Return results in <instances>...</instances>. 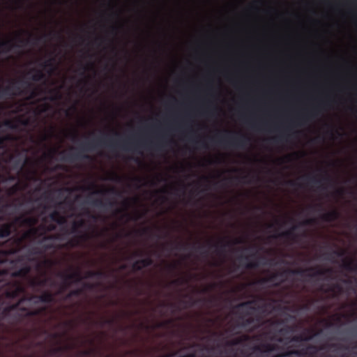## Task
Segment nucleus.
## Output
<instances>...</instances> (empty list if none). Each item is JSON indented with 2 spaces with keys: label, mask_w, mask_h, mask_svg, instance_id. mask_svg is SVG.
I'll use <instances>...</instances> for the list:
<instances>
[{
  "label": "nucleus",
  "mask_w": 357,
  "mask_h": 357,
  "mask_svg": "<svg viewBox=\"0 0 357 357\" xmlns=\"http://www.w3.org/2000/svg\"><path fill=\"white\" fill-rule=\"evenodd\" d=\"M11 208H16V204L14 202H4V200L0 202V213L10 216L13 213H10L8 210ZM17 231V227L15 225V223H14V220L11 222L0 225V238H8L13 232ZM8 241L9 239L5 242V244H8L10 248L5 249L3 248L4 244L0 245L1 251H8L12 248V243ZM15 253L9 254L6 258V261L0 264V287H4L3 293L8 297L17 295L24 290V287L22 284L19 282H7L5 278L9 276L23 278L29 275L31 271V268L27 264L24 265L18 269H14L19 263L17 260H13L12 259V256Z\"/></svg>",
  "instance_id": "f257e3e1"
},
{
  "label": "nucleus",
  "mask_w": 357,
  "mask_h": 357,
  "mask_svg": "<svg viewBox=\"0 0 357 357\" xmlns=\"http://www.w3.org/2000/svg\"><path fill=\"white\" fill-rule=\"evenodd\" d=\"M29 278V275L23 278L19 277L9 276L6 278L7 282H19L22 284L24 290L15 296H6L3 291L4 287H0V327L3 326V322L10 324H16L23 321L25 318L36 317L42 314L47 310L46 307H42L36 310L22 307V303L26 301V299L21 298L17 303L10 304V302L17 298L21 294L25 293V287L22 280Z\"/></svg>",
  "instance_id": "f03ea898"
},
{
  "label": "nucleus",
  "mask_w": 357,
  "mask_h": 357,
  "mask_svg": "<svg viewBox=\"0 0 357 357\" xmlns=\"http://www.w3.org/2000/svg\"><path fill=\"white\" fill-rule=\"evenodd\" d=\"M14 223L20 227H28L22 236L15 235L9 238V242L12 243V248L8 251L0 250V264L6 261V258L10 253H17L20 252L24 247V243L26 239L36 238L39 233V227H36L35 225L38 222V219L33 216H26L25 214H21L15 216L14 218Z\"/></svg>",
  "instance_id": "7ed1b4c3"
},
{
  "label": "nucleus",
  "mask_w": 357,
  "mask_h": 357,
  "mask_svg": "<svg viewBox=\"0 0 357 357\" xmlns=\"http://www.w3.org/2000/svg\"><path fill=\"white\" fill-rule=\"evenodd\" d=\"M97 144L108 146L112 150L115 149L117 147H121L124 150L134 151H137L138 148L142 146V145L139 142L132 143L128 141H123L121 144H120L117 141L114 140L113 139H106L102 137L98 139L96 141L92 140L81 144L79 150H77L75 153H70L68 154L66 157L63 158V160L66 161L73 162L77 160L91 159V157L89 155L85 154L84 152L93 150Z\"/></svg>",
  "instance_id": "20e7f679"
},
{
  "label": "nucleus",
  "mask_w": 357,
  "mask_h": 357,
  "mask_svg": "<svg viewBox=\"0 0 357 357\" xmlns=\"http://www.w3.org/2000/svg\"><path fill=\"white\" fill-rule=\"evenodd\" d=\"M30 91L28 100L35 98L38 96L36 89H33V85L28 81L16 80L6 87L0 89V100L5 96H13L17 95L26 94Z\"/></svg>",
  "instance_id": "39448f33"
},
{
  "label": "nucleus",
  "mask_w": 357,
  "mask_h": 357,
  "mask_svg": "<svg viewBox=\"0 0 357 357\" xmlns=\"http://www.w3.org/2000/svg\"><path fill=\"white\" fill-rule=\"evenodd\" d=\"M224 135H217L211 138V141L225 147H233L238 149L245 148L250 142V139L243 134H231L229 131H225Z\"/></svg>",
  "instance_id": "423d86ee"
},
{
  "label": "nucleus",
  "mask_w": 357,
  "mask_h": 357,
  "mask_svg": "<svg viewBox=\"0 0 357 357\" xmlns=\"http://www.w3.org/2000/svg\"><path fill=\"white\" fill-rule=\"evenodd\" d=\"M332 268H321L318 266L317 267H310L305 269H287L280 273V275H284L285 274H291V275H297L300 276H308L310 278H317L319 276H326L328 275H331L333 273ZM279 275V273H273L268 279H263L261 280V282H265L266 281H273L276 279V278Z\"/></svg>",
  "instance_id": "0eeeda50"
},
{
  "label": "nucleus",
  "mask_w": 357,
  "mask_h": 357,
  "mask_svg": "<svg viewBox=\"0 0 357 357\" xmlns=\"http://www.w3.org/2000/svg\"><path fill=\"white\" fill-rule=\"evenodd\" d=\"M255 303V301H248L236 306V308L241 311L239 319L241 320V325L242 326L248 327L255 323V319L250 315L252 311L255 310V307L253 306Z\"/></svg>",
  "instance_id": "6e6552de"
},
{
  "label": "nucleus",
  "mask_w": 357,
  "mask_h": 357,
  "mask_svg": "<svg viewBox=\"0 0 357 357\" xmlns=\"http://www.w3.org/2000/svg\"><path fill=\"white\" fill-rule=\"evenodd\" d=\"M57 275L63 280V282L56 294H63L72 284H78L84 279L79 270H76L70 273L59 272Z\"/></svg>",
  "instance_id": "1a4fd4ad"
},
{
  "label": "nucleus",
  "mask_w": 357,
  "mask_h": 357,
  "mask_svg": "<svg viewBox=\"0 0 357 357\" xmlns=\"http://www.w3.org/2000/svg\"><path fill=\"white\" fill-rule=\"evenodd\" d=\"M332 102V100L330 98L320 101L319 103L317 106L314 107L310 111L303 115L297 116L296 120L305 122L307 120L317 116L323 109L331 107Z\"/></svg>",
  "instance_id": "9d476101"
},
{
  "label": "nucleus",
  "mask_w": 357,
  "mask_h": 357,
  "mask_svg": "<svg viewBox=\"0 0 357 357\" xmlns=\"http://www.w3.org/2000/svg\"><path fill=\"white\" fill-rule=\"evenodd\" d=\"M238 259L242 262L245 261V263L243 264V266L245 268L249 270L256 269L259 266L260 264H266L262 262V261L265 260V257L258 256L257 253H254L250 256H245L241 255L238 257Z\"/></svg>",
  "instance_id": "9b49d317"
},
{
  "label": "nucleus",
  "mask_w": 357,
  "mask_h": 357,
  "mask_svg": "<svg viewBox=\"0 0 357 357\" xmlns=\"http://www.w3.org/2000/svg\"><path fill=\"white\" fill-rule=\"evenodd\" d=\"M22 298L26 299V301H31L36 300L35 303H51L54 301V295L50 291H44L40 295L34 296H24Z\"/></svg>",
  "instance_id": "f8f14e48"
},
{
  "label": "nucleus",
  "mask_w": 357,
  "mask_h": 357,
  "mask_svg": "<svg viewBox=\"0 0 357 357\" xmlns=\"http://www.w3.org/2000/svg\"><path fill=\"white\" fill-rule=\"evenodd\" d=\"M38 236H40L42 238L40 243H45L43 245L45 250L55 248V245L54 243V241L61 238V234H58L47 235V233L39 231Z\"/></svg>",
  "instance_id": "ddd939ff"
},
{
  "label": "nucleus",
  "mask_w": 357,
  "mask_h": 357,
  "mask_svg": "<svg viewBox=\"0 0 357 357\" xmlns=\"http://www.w3.org/2000/svg\"><path fill=\"white\" fill-rule=\"evenodd\" d=\"M302 178L305 180L308 184H313L314 185H317L322 190H325L326 189V187L322 185L324 181L327 183L332 182L331 177L328 174H325L321 178H318L315 176L307 175L303 176Z\"/></svg>",
  "instance_id": "4468645a"
},
{
  "label": "nucleus",
  "mask_w": 357,
  "mask_h": 357,
  "mask_svg": "<svg viewBox=\"0 0 357 357\" xmlns=\"http://www.w3.org/2000/svg\"><path fill=\"white\" fill-rule=\"evenodd\" d=\"M241 242V241L238 239H236L234 241H225L223 239H221L215 243H212L211 241H208V244L210 246V248H214L215 249V252L220 254L224 252L227 248L230 247L234 244L239 243Z\"/></svg>",
  "instance_id": "2eb2a0df"
},
{
  "label": "nucleus",
  "mask_w": 357,
  "mask_h": 357,
  "mask_svg": "<svg viewBox=\"0 0 357 357\" xmlns=\"http://www.w3.org/2000/svg\"><path fill=\"white\" fill-rule=\"evenodd\" d=\"M30 286L35 288V287H43L47 286V284H50L51 287H54L56 285V283L54 280H52L51 278H45L43 279H39V278H33L31 279L29 282Z\"/></svg>",
  "instance_id": "dca6fc26"
},
{
  "label": "nucleus",
  "mask_w": 357,
  "mask_h": 357,
  "mask_svg": "<svg viewBox=\"0 0 357 357\" xmlns=\"http://www.w3.org/2000/svg\"><path fill=\"white\" fill-rule=\"evenodd\" d=\"M276 349V345L271 343L264 342L252 347V353H270Z\"/></svg>",
  "instance_id": "f3484780"
},
{
  "label": "nucleus",
  "mask_w": 357,
  "mask_h": 357,
  "mask_svg": "<svg viewBox=\"0 0 357 357\" xmlns=\"http://www.w3.org/2000/svg\"><path fill=\"white\" fill-rule=\"evenodd\" d=\"M93 206L103 208H111L116 205V202L112 200L104 202L101 199H96L89 202Z\"/></svg>",
  "instance_id": "a211bd4d"
},
{
  "label": "nucleus",
  "mask_w": 357,
  "mask_h": 357,
  "mask_svg": "<svg viewBox=\"0 0 357 357\" xmlns=\"http://www.w3.org/2000/svg\"><path fill=\"white\" fill-rule=\"evenodd\" d=\"M340 213L337 210L333 209L323 213L321 215V219L327 222H331L337 220L340 218Z\"/></svg>",
  "instance_id": "6ab92c4d"
},
{
  "label": "nucleus",
  "mask_w": 357,
  "mask_h": 357,
  "mask_svg": "<svg viewBox=\"0 0 357 357\" xmlns=\"http://www.w3.org/2000/svg\"><path fill=\"white\" fill-rule=\"evenodd\" d=\"M90 238L89 235L86 233H83L75 236L73 238L69 240L66 245L68 247L74 248L79 245L80 241H86Z\"/></svg>",
  "instance_id": "aec40b11"
},
{
  "label": "nucleus",
  "mask_w": 357,
  "mask_h": 357,
  "mask_svg": "<svg viewBox=\"0 0 357 357\" xmlns=\"http://www.w3.org/2000/svg\"><path fill=\"white\" fill-rule=\"evenodd\" d=\"M325 291L332 293V297L336 298L343 294L344 288L340 283H335Z\"/></svg>",
  "instance_id": "412c9836"
},
{
  "label": "nucleus",
  "mask_w": 357,
  "mask_h": 357,
  "mask_svg": "<svg viewBox=\"0 0 357 357\" xmlns=\"http://www.w3.org/2000/svg\"><path fill=\"white\" fill-rule=\"evenodd\" d=\"M48 218L58 225H63L66 222V218L61 215V213L56 210L50 213L48 215Z\"/></svg>",
  "instance_id": "4be33fe9"
},
{
  "label": "nucleus",
  "mask_w": 357,
  "mask_h": 357,
  "mask_svg": "<svg viewBox=\"0 0 357 357\" xmlns=\"http://www.w3.org/2000/svg\"><path fill=\"white\" fill-rule=\"evenodd\" d=\"M17 46L14 45L11 40H4L0 43V54H7L11 51L13 47Z\"/></svg>",
  "instance_id": "5701e85b"
},
{
  "label": "nucleus",
  "mask_w": 357,
  "mask_h": 357,
  "mask_svg": "<svg viewBox=\"0 0 357 357\" xmlns=\"http://www.w3.org/2000/svg\"><path fill=\"white\" fill-rule=\"evenodd\" d=\"M332 349L334 351H340V350L347 349V347H344L340 344H338V343H331V344L326 343V344H324L321 345L320 347H319V351L328 350V349Z\"/></svg>",
  "instance_id": "b1692460"
},
{
  "label": "nucleus",
  "mask_w": 357,
  "mask_h": 357,
  "mask_svg": "<svg viewBox=\"0 0 357 357\" xmlns=\"http://www.w3.org/2000/svg\"><path fill=\"white\" fill-rule=\"evenodd\" d=\"M43 221V223L41 224L40 225H39V231H41L42 232L47 233V232H50V231H53L56 230V226L55 224H54V223H50L48 225L46 224L47 222V218H44Z\"/></svg>",
  "instance_id": "393cba45"
},
{
  "label": "nucleus",
  "mask_w": 357,
  "mask_h": 357,
  "mask_svg": "<svg viewBox=\"0 0 357 357\" xmlns=\"http://www.w3.org/2000/svg\"><path fill=\"white\" fill-rule=\"evenodd\" d=\"M33 72L34 74L31 75L30 79L33 82H40L46 79V75L40 69L33 68L29 73Z\"/></svg>",
  "instance_id": "a878e982"
},
{
  "label": "nucleus",
  "mask_w": 357,
  "mask_h": 357,
  "mask_svg": "<svg viewBox=\"0 0 357 357\" xmlns=\"http://www.w3.org/2000/svg\"><path fill=\"white\" fill-rule=\"evenodd\" d=\"M165 136H161L156 143L146 144V146L149 149L160 150L165 145Z\"/></svg>",
  "instance_id": "bb28decb"
},
{
  "label": "nucleus",
  "mask_w": 357,
  "mask_h": 357,
  "mask_svg": "<svg viewBox=\"0 0 357 357\" xmlns=\"http://www.w3.org/2000/svg\"><path fill=\"white\" fill-rule=\"evenodd\" d=\"M86 225L84 220L81 219L78 221H74L68 234H77L79 233V229L84 227Z\"/></svg>",
  "instance_id": "cd10ccee"
},
{
  "label": "nucleus",
  "mask_w": 357,
  "mask_h": 357,
  "mask_svg": "<svg viewBox=\"0 0 357 357\" xmlns=\"http://www.w3.org/2000/svg\"><path fill=\"white\" fill-rule=\"evenodd\" d=\"M249 340V336L244 335H241L238 337L234 338L230 341L227 342L226 344L227 346H236L243 344L244 342L248 341Z\"/></svg>",
  "instance_id": "c85d7f7f"
},
{
  "label": "nucleus",
  "mask_w": 357,
  "mask_h": 357,
  "mask_svg": "<svg viewBox=\"0 0 357 357\" xmlns=\"http://www.w3.org/2000/svg\"><path fill=\"white\" fill-rule=\"evenodd\" d=\"M317 335V333H314L313 335H305V333H302L300 335H295L291 339V342H303V341H309L310 340L312 339V337L314 336H315Z\"/></svg>",
  "instance_id": "c756f323"
},
{
  "label": "nucleus",
  "mask_w": 357,
  "mask_h": 357,
  "mask_svg": "<svg viewBox=\"0 0 357 357\" xmlns=\"http://www.w3.org/2000/svg\"><path fill=\"white\" fill-rule=\"evenodd\" d=\"M343 268L349 271H355L357 270V262L354 259L344 260L342 264Z\"/></svg>",
  "instance_id": "7c9ffc66"
},
{
  "label": "nucleus",
  "mask_w": 357,
  "mask_h": 357,
  "mask_svg": "<svg viewBox=\"0 0 357 357\" xmlns=\"http://www.w3.org/2000/svg\"><path fill=\"white\" fill-rule=\"evenodd\" d=\"M297 229V226H293L291 229L286 231H283L280 234V237H283L288 239L295 240L297 236L295 234L294 231Z\"/></svg>",
  "instance_id": "2f4dec72"
},
{
  "label": "nucleus",
  "mask_w": 357,
  "mask_h": 357,
  "mask_svg": "<svg viewBox=\"0 0 357 357\" xmlns=\"http://www.w3.org/2000/svg\"><path fill=\"white\" fill-rule=\"evenodd\" d=\"M84 292V290L82 288H77L75 289L71 290L70 292H68L64 297L65 301L70 300L73 297H77L82 295Z\"/></svg>",
  "instance_id": "473e14b6"
},
{
  "label": "nucleus",
  "mask_w": 357,
  "mask_h": 357,
  "mask_svg": "<svg viewBox=\"0 0 357 357\" xmlns=\"http://www.w3.org/2000/svg\"><path fill=\"white\" fill-rule=\"evenodd\" d=\"M93 193L96 194V195H98V194L105 195V194L109 193V194L115 195L116 196L121 195V192L119 191H118L114 188H109L107 190H96Z\"/></svg>",
  "instance_id": "72a5a7b5"
},
{
  "label": "nucleus",
  "mask_w": 357,
  "mask_h": 357,
  "mask_svg": "<svg viewBox=\"0 0 357 357\" xmlns=\"http://www.w3.org/2000/svg\"><path fill=\"white\" fill-rule=\"evenodd\" d=\"M142 268L151 266L153 264V260L151 257H147L138 260Z\"/></svg>",
  "instance_id": "f704fd0d"
},
{
  "label": "nucleus",
  "mask_w": 357,
  "mask_h": 357,
  "mask_svg": "<svg viewBox=\"0 0 357 357\" xmlns=\"http://www.w3.org/2000/svg\"><path fill=\"white\" fill-rule=\"evenodd\" d=\"M11 139L12 136L10 135H6L0 137V149H4L6 142L10 140Z\"/></svg>",
  "instance_id": "c9c22d12"
},
{
  "label": "nucleus",
  "mask_w": 357,
  "mask_h": 357,
  "mask_svg": "<svg viewBox=\"0 0 357 357\" xmlns=\"http://www.w3.org/2000/svg\"><path fill=\"white\" fill-rule=\"evenodd\" d=\"M2 126H4L11 129L16 128V125L11 120H6L2 123H0V128Z\"/></svg>",
  "instance_id": "e433bc0d"
},
{
  "label": "nucleus",
  "mask_w": 357,
  "mask_h": 357,
  "mask_svg": "<svg viewBox=\"0 0 357 357\" xmlns=\"http://www.w3.org/2000/svg\"><path fill=\"white\" fill-rule=\"evenodd\" d=\"M40 65L43 68H50L51 69V71H52L54 69V63H53V59H52L45 61V62L42 63Z\"/></svg>",
  "instance_id": "4c0bfd02"
},
{
  "label": "nucleus",
  "mask_w": 357,
  "mask_h": 357,
  "mask_svg": "<svg viewBox=\"0 0 357 357\" xmlns=\"http://www.w3.org/2000/svg\"><path fill=\"white\" fill-rule=\"evenodd\" d=\"M189 244L185 243H177L174 247V249L176 250H186L189 248Z\"/></svg>",
  "instance_id": "58836bf2"
},
{
  "label": "nucleus",
  "mask_w": 357,
  "mask_h": 357,
  "mask_svg": "<svg viewBox=\"0 0 357 357\" xmlns=\"http://www.w3.org/2000/svg\"><path fill=\"white\" fill-rule=\"evenodd\" d=\"M107 277L106 272L103 271H94V278L102 279Z\"/></svg>",
  "instance_id": "ea45409f"
},
{
  "label": "nucleus",
  "mask_w": 357,
  "mask_h": 357,
  "mask_svg": "<svg viewBox=\"0 0 357 357\" xmlns=\"http://www.w3.org/2000/svg\"><path fill=\"white\" fill-rule=\"evenodd\" d=\"M286 139V135L284 132H281L279 136L273 138V141L275 143L282 142Z\"/></svg>",
  "instance_id": "a19ab883"
},
{
  "label": "nucleus",
  "mask_w": 357,
  "mask_h": 357,
  "mask_svg": "<svg viewBox=\"0 0 357 357\" xmlns=\"http://www.w3.org/2000/svg\"><path fill=\"white\" fill-rule=\"evenodd\" d=\"M124 215L129 218L130 219L132 220H135V221H137L138 220H139L140 218H142L143 216V214H139V213H137L136 215H133V216H131L130 214H128V213H124Z\"/></svg>",
  "instance_id": "79ce46f5"
},
{
  "label": "nucleus",
  "mask_w": 357,
  "mask_h": 357,
  "mask_svg": "<svg viewBox=\"0 0 357 357\" xmlns=\"http://www.w3.org/2000/svg\"><path fill=\"white\" fill-rule=\"evenodd\" d=\"M132 268L133 271H140L143 268L138 260H137L132 264Z\"/></svg>",
  "instance_id": "37998d69"
},
{
  "label": "nucleus",
  "mask_w": 357,
  "mask_h": 357,
  "mask_svg": "<svg viewBox=\"0 0 357 357\" xmlns=\"http://www.w3.org/2000/svg\"><path fill=\"white\" fill-rule=\"evenodd\" d=\"M315 222H316V220L315 219L310 218V219L304 220L300 225H303V226H307V225H314Z\"/></svg>",
  "instance_id": "c03bdc74"
},
{
  "label": "nucleus",
  "mask_w": 357,
  "mask_h": 357,
  "mask_svg": "<svg viewBox=\"0 0 357 357\" xmlns=\"http://www.w3.org/2000/svg\"><path fill=\"white\" fill-rule=\"evenodd\" d=\"M178 264L176 263L169 264L167 265L166 268L169 272H173L176 269H177Z\"/></svg>",
  "instance_id": "a18cd8bd"
},
{
  "label": "nucleus",
  "mask_w": 357,
  "mask_h": 357,
  "mask_svg": "<svg viewBox=\"0 0 357 357\" xmlns=\"http://www.w3.org/2000/svg\"><path fill=\"white\" fill-rule=\"evenodd\" d=\"M18 190H19V185L18 184H15L14 185H13L12 187H10L8 189V193H9V195H13Z\"/></svg>",
  "instance_id": "49530a36"
},
{
  "label": "nucleus",
  "mask_w": 357,
  "mask_h": 357,
  "mask_svg": "<svg viewBox=\"0 0 357 357\" xmlns=\"http://www.w3.org/2000/svg\"><path fill=\"white\" fill-rule=\"evenodd\" d=\"M184 282H186V281L184 280L183 279L178 278L173 280L171 283L174 285H180L183 284Z\"/></svg>",
  "instance_id": "de8ad7c7"
},
{
  "label": "nucleus",
  "mask_w": 357,
  "mask_h": 357,
  "mask_svg": "<svg viewBox=\"0 0 357 357\" xmlns=\"http://www.w3.org/2000/svg\"><path fill=\"white\" fill-rule=\"evenodd\" d=\"M294 331V326H286V327L280 329V332L282 333H287L289 331Z\"/></svg>",
  "instance_id": "09e8293b"
},
{
  "label": "nucleus",
  "mask_w": 357,
  "mask_h": 357,
  "mask_svg": "<svg viewBox=\"0 0 357 357\" xmlns=\"http://www.w3.org/2000/svg\"><path fill=\"white\" fill-rule=\"evenodd\" d=\"M94 287H95V285H94L93 284L89 283V282H85V283H84V284H83V287H82V289H83V290H84V289H93V288H94Z\"/></svg>",
  "instance_id": "8fccbe9b"
},
{
  "label": "nucleus",
  "mask_w": 357,
  "mask_h": 357,
  "mask_svg": "<svg viewBox=\"0 0 357 357\" xmlns=\"http://www.w3.org/2000/svg\"><path fill=\"white\" fill-rule=\"evenodd\" d=\"M344 251L343 250H334L331 255H334L337 257H342L344 255Z\"/></svg>",
  "instance_id": "3c124183"
},
{
  "label": "nucleus",
  "mask_w": 357,
  "mask_h": 357,
  "mask_svg": "<svg viewBox=\"0 0 357 357\" xmlns=\"http://www.w3.org/2000/svg\"><path fill=\"white\" fill-rule=\"evenodd\" d=\"M287 185L291 187H301V185L298 183L292 180L288 181Z\"/></svg>",
  "instance_id": "603ef678"
},
{
  "label": "nucleus",
  "mask_w": 357,
  "mask_h": 357,
  "mask_svg": "<svg viewBox=\"0 0 357 357\" xmlns=\"http://www.w3.org/2000/svg\"><path fill=\"white\" fill-rule=\"evenodd\" d=\"M84 278H94V271H87Z\"/></svg>",
  "instance_id": "864d4df0"
},
{
  "label": "nucleus",
  "mask_w": 357,
  "mask_h": 357,
  "mask_svg": "<svg viewBox=\"0 0 357 357\" xmlns=\"http://www.w3.org/2000/svg\"><path fill=\"white\" fill-rule=\"evenodd\" d=\"M143 255H144L143 252H142V251H136V252H135L132 254V257H128V259H131L132 257H142V256H143Z\"/></svg>",
  "instance_id": "5fc2aeb1"
},
{
  "label": "nucleus",
  "mask_w": 357,
  "mask_h": 357,
  "mask_svg": "<svg viewBox=\"0 0 357 357\" xmlns=\"http://www.w3.org/2000/svg\"><path fill=\"white\" fill-rule=\"evenodd\" d=\"M17 38H18V40L20 43H22V44H29L31 43V38H28V39H26V40H24V39H22L20 36H17Z\"/></svg>",
  "instance_id": "6e6d98bb"
},
{
  "label": "nucleus",
  "mask_w": 357,
  "mask_h": 357,
  "mask_svg": "<svg viewBox=\"0 0 357 357\" xmlns=\"http://www.w3.org/2000/svg\"><path fill=\"white\" fill-rule=\"evenodd\" d=\"M109 180L120 182L121 181V178L119 176H118L117 174H114L113 176L109 178Z\"/></svg>",
  "instance_id": "4d7b16f0"
},
{
  "label": "nucleus",
  "mask_w": 357,
  "mask_h": 357,
  "mask_svg": "<svg viewBox=\"0 0 357 357\" xmlns=\"http://www.w3.org/2000/svg\"><path fill=\"white\" fill-rule=\"evenodd\" d=\"M215 287V284H212L209 287H205L202 289L203 293H206L211 291L212 289H213Z\"/></svg>",
  "instance_id": "13d9d810"
},
{
  "label": "nucleus",
  "mask_w": 357,
  "mask_h": 357,
  "mask_svg": "<svg viewBox=\"0 0 357 357\" xmlns=\"http://www.w3.org/2000/svg\"><path fill=\"white\" fill-rule=\"evenodd\" d=\"M85 214L89 217H91L93 220L96 221L98 219V216L97 215H91V213L89 211H86Z\"/></svg>",
  "instance_id": "bf43d9fd"
},
{
  "label": "nucleus",
  "mask_w": 357,
  "mask_h": 357,
  "mask_svg": "<svg viewBox=\"0 0 357 357\" xmlns=\"http://www.w3.org/2000/svg\"><path fill=\"white\" fill-rule=\"evenodd\" d=\"M193 248H194L196 251L199 252V251L203 250L205 248V245H198V246H197V247L193 246Z\"/></svg>",
  "instance_id": "052dcab7"
},
{
  "label": "nucleus",
  "mask_w": 357,
  "mask_h": 357,
  "mask_svg": "<svg viewBox=\"0 0 357 357\" xmlns=\"http://www.w3.org/2000/svg\"><path fill=\"white\" fill-rule=\"evenodd\" d=\"M15 163L16 167L19 168V169H21L24 165L20 159L16 160Z\"/></svg>",
  "instance_id": "680f3d73"
},
{
  "label": "nucleus",
  "mask_w": 357,
  "mask_h": 357,
  "mask_svg": "<svg viewBox=\"0 0 357 357\" xmlns=\"http://www.w3.org/2000/svg\"><path fill=\"white\" fill-rule=\"evenodd\" d=\"M149 231H150V229L149 228L146 227V228L142 229L141 231H139V233L140 235H144V234H146L147 233H149Z\"/></svg>",
  "instance_id": "e2e57ef3"
},
{
  "label": "nucleus",
  "mask_w": 357,
  "mask_h": 357,
  "mask_svg": "<svg viewBox=\"0 0 357 357\" xmlns=\"http://www.w3.org/2000/svg\"><path fill=\"white\" fill-rule=\"evenodd\" d=\"M194 142L196 143V144H200L201 146L203 148H206L207 147V146H206V144L204 141H194Z\"/></svg>",
  "instance_id": "0e129e2a"
},
{
  "label": "nucleus",
  "mask_w": 357,
  "mask_h": 357,
  "mask_svg": "<svg viewBox=\"0 0 357 357\" xmlns=\"http://www.w3.org/2000/svg\"><path fill=\"white\" fill-rule=\"evenodd\" d=\"M123 205L124 206L126 209H127L128 208L129 205H130L129 200L128 199H125L123 202Z\"/></svg>",
  "instance_id": "69168bd1"
},
{
  "label": "nucleus",
  "mask_w": 357,
  "mask_h": 357,
  "mask_svg": "<svg viewBox=\"0 0 357 357\" xmlns=\"http://www.w3.org/2000/svg\"><path fill=\"white\" fill-rule=\"evenodd\" d=\"M61 351H63V347H56V348H54L53 349V352L54 353H58V352H60Z\"/></svg>",
  "instance_id": "338daca9"
},
{
  "label": "nucleus",
  "mask_w": 357,
  "mask_h": 357,
  "mask_svg": "<svg viewBox=\"0 0 357 357\" xmlns=\"http://www.w3.org/2000/svg\"><path fill=\"white\" fill-rule=\"evenodd\" d=\"M60 337H61V335H60V334H59V333H54L52 334V337L53 339H55V340H56V339L59 338Z\"/></svg>",
  "instance_id": "774afa93"
}]
</instances>
